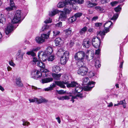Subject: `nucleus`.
<instances>
[{
  "mask_svg": "<svg viewBox=\"0 0 128 128\" xmlns=\"http://www.w3.org/2000/svg\"><path fill=\"white\" fill-rule=\"evenodd\" d=\"M118 2L116 1H114L110 3V4L112 6H114L118 4Z\"/></svg>",
  "mask_w": 128,
  "mask_h": 128,
  "instance_id": "nucleus-54",
  "label": "nucleus"
},
{
  "mask_svg": "<svg viewBox=\"0 0 128 128\" xmlns=\"http://www.w3.org/2000/svg\"><path fill=\"white\" fill-rule=\"evenodd\" d=\"M72 96H73L71 94H70L69 96H64V100H68L70 98V97H72Z\"/></svg>",
  "mask_w": 128,
  "mask_h": 128,
  "instance_id": "nucleus-49",
  "label": "nucleus"
},
{
  "mask_svg": "<svg viewBox=\"0 0 128 128\" xmlns=\"http://www.w3.org/2000/svg\"><path fill=\"white\" fill-rule=\"evenodd\" d=\"M77 97L82 98L83 97V96H82V95L81 94H78L76 96H72V98H71V101L72 102V103H74V99H77Z\"/></svg>",
  "mask_w": 128,
  "mask_h": 128,
  "instance_id": "nucleus-32",
  "label": "nucleus"
},
{
  "mask_svg": "<svg viewBox=\"0 0 128 128\" xmlns=\"http://www.w3.org/2000/svg\"><path fill=\"white\" fill-rule=\"evenodd\" d=\"M83 60H77L78 62H77V64L78 68H80L81 67L85 66L84 64L82 61Z\"/></svg>",
  "mask_w": 128,
  "mask_h": 128,
  "instance_id": "nucleus-26",
  "label": "nucleus"
},
{
  "mask_svg": "<svg viewBox=\"0 0 128 128\" xmlns=\"http://www.w3.org/2000/svg\"><path fill=\"white\" fill-rule=\"evenodd\" d=\"M64 50V49L63 48H60L58 51V52L57 53L58 54H61L62 53L63 54Z\"/></svg>",
  "mask_w": 128,
  "mask_h": 128,
  "instance_id": "nucleus-46",
  "label": "nucleus"
},
{
  "mask_svg": "<svg viewBox=\"0 0 128 128\" xmlns=\"http://www.w3.org/2000/svg\"><path fill=\"white\" fill-rule=\"evenodd\" d=\"M82 14V13L80 12L74 14V16L76 18H77L78 17H80Z\"/></svg>",
  "mask_w": 128,
  "mask_h": 128,
  "instance_id": "nucleus-48",
  "label": "nucleus"
},
{
  "mask_svg": "<svg viewBox=\"0 0 128 128\" xmlns=\"http://www.w3.org/2000/svg\"><path fill=\"white\" fill-rule=\"evenodd\" d=\"M48 55L46 54L44 52H41L38 53V57L39 59H42V60H40V61L44 62L47 60V56Z\"/></svg>",
  "mask_w": 128,
  "mask_h": 128,
  "instance_id": "nucleus-10",
  "label": "nucleus"
},
{
  "mask_svg": "<svg viewBox=\"0 0 128 128\" xmlns=\"http://www.w3.org/2000/svg\"><path fill=\"white\" fill-rule=\"evenodd\" d=\"M90 50H88L86 52V56H85V57H86V58L87 59H88V53L89 52Z\"/></svg>",
  "mask_w": 128,
  "mask_h": 128,
  "instance_id": "nucleus-58",
  "label": "nucleus"
},
{
  "mask_svg": "<svg viewBox=\"0 0 128 128\" xmlns=\"http://www.w3.org/2000/svg\"><path fill=\"white\" fill-rule=\"evenodd\" d=\"M61 41V39L60 38H56L55 40V43L56 46H58L60 44Z\"/></svg>",
  "mask_w": 128,
  "mask_h": 128,
  "instance_id": "nucleus-38",
  "label": "nucleus"
},
{
  "mask_svg": "<svg viewBox=\"0 0 128 128\" xmlns=\"http://www.w3.org/2000/svg\"><path fill=\"white\" fill-rule=\"evenodd\" d=\"M112 23L110 21L106 22L104 24V30L102 32L101 31L98 33L97 36H100L102 39H103L105 35V33L109 32V28L111 27Z\"/></svg>",
  "mask_w": 128,
  "mask_h": 128,
  "instance_id": "nucleus-2",
  "label": "nucleus"
},
{
  "mask_svg": "<svg viewBox=\"0 0 128 128\" xmlns=\"http://www.w3.org/2000/svg\"><path fill=\"white\" fill-rule=\"evenodd\" d=\"M62 75L61 74H56L54 73L53 74H52V77L54 79L58 80L60 79V78Z\"/></svg>",
  "mask_w": 128,
  "mask_h": 128,
  "instance_id": "nucleus-24",
  "label": "nucleus"
},
{
  "mask_svg": "<svg viewBox=\"0 0 128 128\" xmlns=\"http://www.w3.org/2000/svg\"><path fill=\"white\" fill-rule=\"evenodd\" d=\"M16 85L18 86L22 87L23 86V84L20 78H18L16 79Z\"/></svg>",
  "mask_w": 128,
  "mask_h": 128,
  "instance_id": "nucleus-27",
  "label": "nucleus"
},
{
  "mask_svg": "<svg viewBox=\"0 0 128 128\" xmlns=\"http://www.w3.org/2000/svg\"><path fill=\"white\" fill-rule=\"evenodd\" d=\"M88 77H86L83 79V83L84 84H88L87 86L85 88L84 90L85 91H89L94 86L95 82L92 81L88 82Z\"/></svg>",
  "mask_w": 128,
  "mask_h": 128,
  "instance_id": "nucleus-3",
  "label": "nucleus"
},
{
  "mask_svg": "<svg viewBox=\"0 0 128 128\" xmlns=\"http://www.w3.org/2000/svg\"><path fill=\"white\" fill-rule=\"evenodd\" d=\"M76 20V18L74 16H72L69 18L68 19V20L69 22V23H71L74 21Z\"/></svg>",
  "mask_w": 128,
  "mask_h": 128,
  "instance_id": "nucleus-40",
  "label": "nucleus"
},
{
  "mask_svg": "<svg viewBox=\"0 0 128 128\" xmlns=\"http://www.w3.org/2000/svg\"><path fill=\"white\" fill-rule=\"evenodd\" d=\"M50 31V30L49 31L47 34H42L41 35V37L44 40V42L45 40L46 39H47L49 37Z\"/></svg>",
  "mask_w": 128,
  "mask_h": 128,
  "instance_id": "nucleus-19",
  "label": "nucleus"
},
{
  "mask_svg": "<svg viewBox=\"0 0 128 128\" xmlns=\"http://www.w3.org/2000/svg\"><path fill=\"white\" fill-rule=\"evenodd\" d=\"M96 74L95 72L93 71H90L88 74V76L90 78H91L95 76Z\"/></svg>",
  "mask_w": 128,
  "mask_h": 128,
  "instance_id": "nucleus-39",
  "label": "nucleus"
},
{
  "mask_svg": "<svg viewBox=\"0 0 128 128\" xmlns=\"http://www.w3.org/2000/svg\"><path fill=\"white\" fill-rule=\"evenodd\" d=\"M121 10V8L120 6H118L114 8L115 11L116 12H118L120 11Z\"/></svg>",
  "mask_w": 128,
  "mask_h": 128,
  "instance_id": "nucleus-50",
  "label": "nucleus"
},
{
  "mask_svg": "<svg viewBox=\"0 0 128 128\" xmlns=\"http://www.w3.org/2000/svg\"><path fill=\"white\" fill-rule=\"evenodd\" d=\"M30 124V122L24 120L23 121L22 125L23 126H28Z\"/></svg>",
  "mask_w": 128,
  "mask_h": 128,
  "instance_id": "nucleus-51",
  "label": "nucleus"
},
{
  "mask_svg": "<svg viewBox=\"0 0 128 128\" xmlns=\"http://www.w3.org/2000/svg\"><path fill=\"white\" fill-rule=\"evenodd\" d=\"M24 54V53H23L20 55V58L21 60H22L23 58V56Z\"/></svg>",
  "mask_w": 128,
  "mask_h": 128,
  "instance_id": "nucleus-62",
  "label": "nucleus"
},
{
  "mask_svg": "<svg viewBox=\"0 0 128 128\" xmlns=\"http://www.w3.org/2000/svg\"><path fill=\"white\" fill-rule=\"evenodd\" d=\"M39 49L40 48L39 47H37L35 48H33L30 51L27 52L26 54L28 55H31L33 56H34L36 55V54L34 52H36L38 51Z\"/></svg>",
  "mask_w": 128,
  "mask_h": 128,
  "instance_id": "nucleus-13",
  "label": "nucleus"
},
{
  "mask_svg": "<svg viewBox=\"0 0 128 128\" xmlns=\"http://www.w3.org/2000/svg\"><path fill=\"white\" fill-rule=\"evenodd\" d=\"M88 71V68L86 66L81 67L79 68L77 73L79 74L84 76L87 74Z\"/></svg>",
  "mask_w": 128,
  "mask_h": 128,
  "instance_id": "nucleus-7",
  "label": "nucleus"
},
{
  "mask_svg": "<svg viewBox=\"0 0 128 128\" xmlns=\"http://www.w3.org/2000/svg\"><path fill=\"white\" fill-rule=\"evenodd\" d=\"M85 56L86 53L84 51H80L75 54L74 58L76 60H83Z\"/></svg>",
  "mask_w": 128,
  "mask_h": 128,
  "instance_id": "nucleus-4",
  "label": "nucleus"
},
{
  "mask_svg": "<svg viewBox=\"0 0 128 128\" xmlns=\"http://www.w3.org/2000/svg\"><path fill=\"white\" fill-rule=\"evenodd\" d=\"M87 6L89 8H92L97 5V4L92 3L90 1H88L86 2Z\"/></svg>",
  "mask_w": 128,
  "mask_h": 128,
  "instance_id": "nucleus-25",
  "label": "nucleus"
},
{
  "mask_svg": "<svg viewBox=\"0 0 128 128\" xmlns=\"http://www.w3.org/2000/svg\"><path fill=\"white\" fill-rule=\"evenodd\" d=\"M66 2L68 3V5L71 6L73 4H75L77 3V1L76 0H68L66 1Z\"/></svg>",
  "mask_w": 128,
  "mask_h": 128,
  "instance_id": "nucleus-29",
  "label": "nucleus"
},
{
  "mask_svg": "<svg viewBox=\"0 0 128 128\" xmlns=\"http://www.w3.org/2000/svg\"><path fill=\"white\" fill-rule=\"evenodd\" d=\"M68 4L66 2V0H63L62 2H60L58 4L57 6L58 8H62Z\"/></svg>",
  "mask_w": 128,
  "mask_h": 128,
  "instance_id": "nucleus-16",
  "label": "nucleus"
},
{
  "mask_svg": "<svg viewBox=\"0 0 128 128\" xmlns=\"http://www.w3.org/2000/svg\"><path fill=\"white\" fill-rule=\"evenodd\" d=\"M52 80L53 78H46L42 80V82L43 84L50 82Z\"/></svg>",
  "mask_w": 128,
  "mask_h": 128,
  "instance_id": "nucleus-21",
  "label": "nucleus"
},
{
  "mask_svg": "<svg viewBox=\"0 0 128 128\" xmlns=\"http://www.w3.org/2000/svg\"><path fill=\"white\" fill-rule=\"evenodd\" d=\"M68 60L66 59H63L62 58H61L60 62L61 64H66L67 60Z\"/></svg>",
  "mask_w": 128,
  "mask_h": 128,
  "instance_id": "nucleus-47",
  "label": "nucleus"
},
{
  "mask_svg": "<svg viewBox=\"0 0 128 128\" xmlns=\"http://www.w3.org/2000/svg\"><path fill=\"white\" fill-rule=\"evenodd\" d=\"M102 23L98 22L95 24V26L97 27H99L102 25Z\"/></svg>",
  "mask_w": 128,
  "mask_h": 128,
  "instance_id": "nucleus-56",
  "label": "nucleus"
},
{
  "mask_svg": "<svg viewBox=\"0 0 128 128\" xmlns=\"http://www.w3.org/2000/svg\"><path fill=\"white\" fill-rule=\"evenodd\" d=\"M52 22L51 19L50 18H49V20H46L44 21V22L46 24H47L49 23H51Z\"/></svg>",
  "mask_w": 128,
  "mask_h": 128,
  "instance_id": "nucleus-55",
  "label": "nucleus"
},
{
  "mask_svg": "<svg viewBox=\"0 0 128 128\" xmlns=\"http://www.w3.org/2000/svg\"><path fill=\"white\" fill-rule=\"evenodd\" d=\"M62 26V22H60L55 25V26L57 27H61Z\"/></svg>",
  "mask_w": 128,
  "mask_h": 128,
  "instance_id": "nucleus-52",
  "label": "nucleus"
},
{
  "mask_svg": "<svg viewBox=\"0 0 128 128\" xmlns=\"http://www.w3.org/2000/svg\"><path fill=\"white\" fill-rule=\"evenodd\" d=\"M20 21V18L14 16L13 19L12 20V23L13 24H16L19 22Z\"/></svg>",
  "mask_w": 128,
  "mask_h": 128,
  "instance_id": "nucleus-18",
  "label": "nucleus"
},
{
  "mask_svg": "<svg viewBox=\"0 0 128 128\" xmlns=\"http://www.w3.org/2000/svg\"><path fill=\"white\" fill-rule=\"evenodd\" d=\"M83 0H77V2L78 4H82L84 2Z\"/></svg>",
  "mask_w": 128,
  "mask_h": 128,
  "instance_id": "nucleus-61",
  "label": "nucleus"
},
{
  "mask_svg": "<svg viewBox=\"0 0 128 128\" xmlns=\"http://www.w3.org/2000/svg\"><path fill=\"white\" fill-rule=\"evenodd\" d=\"M64 13L66 14H69L72 11L71 6L66 5L64 8Z\"/></svg>",
  "mask_w": 128,
  "mask_h": 128,
  "instance_id": "nucleus-12",
  "label": "nucleus"
},
{
  "mask_svg": "<svg viewBox=\"0 0 128 128\" xmlns=\"http://www.w3.org/2000/svg\"><path fill=\"white\" fill-rule=\"evenodd\" d=\"M66 14L64 13V11H62L60 14L59 19L61 21H65L67 18Z\"/></svg>",
  "mask_w": 128,
  "mask_h": 128,
  "instance_id": "nucleus-14",
  "label": "nucleus"
},
{
  "mask_svg": "<svg viewBox=\"0 0 128 128\" xmlns=\"http://www.w3.org/2000/svg\"><path fill=\"white\" fill-rule=\"evenodd\" d=\"M58 93L59 94H63L65 93L64 90H56Z\"/></svg>",
  "mask_w": 128,
  "mask_h": 128,
  "instance_id": "nucleus-53",
  "label": "nucleus"
},
{
  "mask_svg": "<svg viewBox=\"0 0 128 128\" xmlns=\"http://www.w3.org/2000/svg\"><path fill=\"white\" fill-rule=\"evenodd\" d=\"M29 100L30 101V102H36L38 104L46 103L48 101L47 99L42 97H41L40 98H35L32 99H29Z\"/></svg>",
  "mask_w": 128,
  "mask_h": 128,
  "instance_id": "nucleus-5",
  "label": "nucleus"
},
{
  "mask_svg": "<svg viewBox=\"0 0 128 128\" xmlns=\"http://www.w3.org/2000/svg\"><path fill=\"white\" fill-rule=\"evenodd\" d=\"M17 26L15 27L12 23L8 24L7 26L5 29V32L6 34L8 35L12 32L14 29H15Z\"/></svg>",
  "mask_w": 128,
  "mask_h": 128,
  "instance_id": "nucleus-9",
  "label": "nucleus"
},
{
  "mask_svg": "<svg viewBox=\"0 0 128 128\" xmlns=\"http://www.w3.org/2000/svg\"><path fill=\"white\" fill-rule=\"evenodd\" d=\"M118 102L119 105H122L124 108H126V103L125 100H123L120 101H118Z\"/></svg>",
  "mask_w": 128,
  "mask_h": 128,
  "instance_id": "nucleus-36",
  "label": "nucleus"
},
{
  "mask_svg": "<svg viewBox=\"0 0 128 128\" xmlns=\"http://www.w3.org/2000/svg\"><path fill=\"white\" fill-rule=\"evenodd\" d=\"M64 32L66 33V35L67 36H68L70 35L72 32V30L70 28H68L65 30Z\"/></svg>",
  "mask_w": 128,
  "mask_h": 128,
  "instance_id": "nucleus-37",
  "label": "nucleus"
},
{
  "mask_svg": "<svg viewBox=\"0 0 128 128\" xmlns=\"http://www.w3.org/2000/svg\"><path fill=\"white\" fill-rule=\"evenodd\" d=\"M53 33L54 36H56L59 35L60 34V32L58 30H54L53 31Z\"/></svg>",
  "mask_w": 128,
  "mask_h": 128,
  "instance_id": "nucleus-41",
  "label": "nucleus"
},
{
  "mask_svg": "<svg viewBox=\"0 0 128 128\" xmlns=\"http://www.w3.org/2000/svg\"><path fill=\"white\" fill-rule=\"evenodd\" d=\"M56 86V85L54 84H51L50 86L51 90L53 89V88L55 87Z\"/></svg>",
  "mask_w": 128,
  "mask_h": 128,
  "instance_id": "nucleus-59",
  "label": "nucleus"
},
{
  "mask_svg": "<svg viewBox=\"0 0 128 128\" xmlns=\"http://www.w3.org/2000/svg\"><path fill=\"white\" fill-rule=\"evenodd\" d=\"M10 7H8L6 8V9L7 11H10L12 10L14 8L15 4L13 0H10Z\"/></svg>",
  "mask_w": 128,
  "mask_h": 128,
  "instance_id": "nucleus-15",
  "label": "nucleus"
},
{
  "mask_svg": "<svg viewBox=\"0 0 128 128\" xmlns=\"http://www.w3.org/2000/svg\"><path fill=\"white\" fill-rule=\"evenodd\" d=\"M98 18V17L97 16H94V17L92 19V21H95Z\"/></svg>",
  "mask_w": 128,
  "mask_h": 128,
  "instance_id": "nucleus-64",
  "label": "nucleus"
},
{
  "mask_svg": "<svg viewBox=\"0 0 128 128\" xmlns=\"http://www.w3.org/2000/svg\"><path fill=\"white\" fill-rule=\"evenodd\" d=\"M55 84L59 86L61 88H64L65 87L64 84H66L68 88L73 87L75 86L74 88L75 92L76 93H80L82 90V88L80 86L78 85V84L76 82L72 81L70 83H68L66 81L61 82L59 81H55Z\"/></svg>",
  "mask_w": 128,
  "mask_h": 128,
  "instance_id": "nucleus-1",
  "label": "nucleus"
},
{
  "mask_svg": "<svg viewBox=\"0 0 128 128\" xmlns=\"http://www.w3.org/2000/svg\"><path fill=\"white\" fill-rule=\"evenodd\" d=\"M9 64L10 65L13 66H15L14 64L12 62L10 61L9 62Z\"/></svg>",
  "mask_w": 128,
  "mask_h": 128,
  "instance_id": "nucleus-60",
  "label": "nucleus"
},
{
  "mask_svg": "<svg viewBox=\"0 0 128 128\" xmlns=\"http://www.w3.org/2000/svg\"><path fill=\"white\" fill-rule=\"evenodd\" d=\"M109 1V0H102L101 2L102 3L108 2Z\"/></svg>",
  "mask_w": 128,
  "mask_h": 128,
  "instance_id": "nucleus-63",
  "label": "nucleus"
},
{
  "mask_svg": "<svg viewBox=\"0 0 128 128\" xmlns=\"http://www.w3.org/2000/svg\"><path fill=\"white\" fill-rule=\"evenodd\" d=\"M21 13L20 10H17L16 12L15 15L14 16L21 18L22 15Z\"/></svg>",
  "mask_w": 128,
  "mask_h": 128,
  "instance_id": "nucleus-35",
  "label": "nucleus"
},
{
  "mask_svg": "<svg viewBox=\"0 0 128 128\" xmlns=\"http://www.w3.org/2000/svg\"><path fill=\"white\" fill-rule=\"evenodd\" d=\"M41 73L40 71L36 70L32 71L31 74V77L34 79H37L41 77Z\"/></svg>",
  "mask_w": 128,
  "mask_h": 128,
  "instance_id": "nucleus-8",
  "label": "nucleus"
},
{
  "mask_svg": "<svg viewBox=\"0 0 128 128\" xmlns=\"http://www.w3.org/2000/svg\"><path fill=\"white\" fill-rule=\"evenodd\" d=\"M98 37H94L92 40V44L93 46L96 48H98L100 45V38L98 36Z\"/></svg>",
  "mask_w": 128,
  "mask_h": 128,
  "instance_id": "nucleus-6",
  "label": "nucleus"
},
{
  "mask_svg": "<svg viewBox=\"0 0 128 128\" xmlns=\"http://www.w3.org/2000/svg\"><path fill=\"white\" fill-rule=\"evenodd\" d=\"M69 57V52L68 51H66L63 53V55L61 58H62L63 59L68 60Z\"/></svg>",
  "mask_w": 128,
  "mask_h": 128,
  "instance_id": "nucleus-20",
  "label": "nucleus"
},
{
  "mask_svg": "<svg viewBox=\"0 0 128 128\" xmlns=\"http://www.w3.org/2000/svg\"><path fill=\"white\" fill-rule=\"evenodd\" d=\"M55 58L54 55H52L49 56L47 60L50 61H52Z\"/></svg>",
  "mask_w": 128,
  "mask_h": 128,
  "instance_id": "nucleus-42",
  "label": "nucleus"
},
{
  "mask_svg": "<svg viewBox=\"0 0 128 128\" xmlns=\"http://www.w3.org/2000/svg\"><path fill=\"white\" fill-rule=\"evenodd\" d=\"M59 12V11L58 10L56 9H55L53 10V11L50 12L49 16H52L57 14Z\"/></svg>",
  "mask_w": 128,
  "mask_h": 128,
  "instance_id": "nucleus-30",
  "label": "nucleus"
},
{
  "mask_svg": "<svg viewBox=\"0 0 128 128\" xmlns=\"http://www.w3.org/2000/svg\"><path fill=\"white\" fill-rule=\"evenodd\" d=\"M36 42L38 44H41L42 43L44 42V40L42 38L41 36H37L36 38Z\"/></svg>",
  "mask_w": 128,
  "mask_h": 128,
  "instance_id": "nucleus-28",
  "label": "nucleus"
},
{
  "mask_svg": "<svg viewBox=\"0 0 128 128\" xmlns=\"http://www.w3.org/2000/svg\"><path fill=\"white\" fill-rule=\"evenodd\" d=\"M53 49L52 47L49 46L46 49L44 52L47 55H49L51 54L52 52Z\"/></svg>",
  "mask_w": 128,
  "mask_h": 128,
  "instance_id": "nucleus-17",
  "label": "nucleus"
},
{
  "mask_svg": "<svg viewBox=\"0 0 128 128\" xmlns=\"http://www.w3.org/2000/svg\"><path fill=\"white\" fill-rule=\"evenodd\" d=\"M87 29V27L84 26L80 30L79 33L80 35H83L86 32Z\"/></svg>",
  "mask_w": 128,
  "mask_h": 128,
  "instance_id": "nucleus-31",
  "label": "nucleus"
},
{
  "mask_svg": "<svg viewBox=\"0 0 128 128\" xmlns=\"http://www.w3.org/2000/svg\"><path fill=\"white\" fill-rule=\"evenodd\" d=\"M6 20V19L4 15L2 14H0V23H2L3 22H5Z\"/></svg>",
  "mask_w": 128,
  "mask_h": 128,
  "instance_id": "nucleus-33",
  "label": "nucleus"
},
{
  "mask_svg": "<svg viewBox=\"0 0 128 128\" xmlns=\"http://www.w3.org/2000/svg\"><path fill=\"white\" fill-rule=\"evenodd\" d=\"M91 40L88 39H84L82 43L83 46L86 48H88L90 46Z\"/></svg>",
  "mask_w": 128,
  "mask_h": 128,
  "instance_id": "nucleus-11",
  "label": "nucleus"
},
{
  "mask_svg": "<svg viewBox=\"0 0 128 128\" xmlns=\"http://www.w3.org/2000/svg\"><path fill=\"white\" fill-rule=\"evenodd\" d=\"M95 8L98 10L100 11H102L104 10L102 7L100 6H96L95 7Z\"/></svg>",
  "mask_w": 128,
  "mask_h": 128,
  "instance_id": "nucleus-45",
  "label": "nucleus"
},
{
  "mask_svg": "<svg viewBox=\"0 0 128 128\" xmlns=\"http://www.w3.org/2000/svg\"><path fill=\"white\" fill-rule=\"evenodd\" d=\"M49 26L47 24L43 26L42 28V31H45L48 29Z\"/></svg>",
  "mask_w": 128,
  "mask_h": 128,
  "instance_id": "nucleus-44",
  "label": "nucleus"
},
{
  "mask_svg": "<svg viewBox=\"0 0 128 128\" xmlns=\"http://www.w3.org/2000/svg\"><path fill=\"white\" fill-rule=\"evenodd\" d=\"M60 69L58 66H54L52 67V71L53 72L58 73L60 70Z\"/></svg>",
  "mask_w": 128,
  "mask_h": 128,
  "instance_id": "nucleus-22",
  "label": "nucleus"
},
{
  "mask_svg": "<svg viewBox=\"0 0 128 128\" xmlns=\"http://www.w3.org/2000/svg\"><path fill=\"white\" fill-rule=\"evenodd\" d=\"M37 64L38 66H39L40 67L43 69H44L45 68V64L42 62H40L39 61L38 62Z\"/></svg>",
  "mask_w": 128,
  "mask_h": 128,
  "instance_id": "nucleus-34",
  "label": "nucleus"
},
{
  "mask_svg": "<svg viewBox=\"0 0 128 128\" xmlns=\"http://www.w3.org/2000/svg\"><path fill=\"white\" fill-rule=\"evenodd\" d=\"M118 14L116 13L115 14H114L111 20H116L118 18Z\"/></svg>",
  "mask_w": 128,
  "mask_h": 128,
  "instance_id": "nucleus-43",
  "label": "nucleus"
},
{
  "mask_svg": "<svg viewBox=\"0 0 128 128\" xmlns=\"http://www.w3.org/2000/svg\"><path fill=\"white\" fill-rule=\"evenodd\" d=\"M100 50L99 49H98L97 50H96L95 52V54H98L100 53Z\"/></svg>",
  "mask_w": 128,
  "mask_h": 128,
  "instance_id": "nucleus-57",
  "label": "nucleus"
},
{
  "mask_svg": "<svg viewBox=\"0 0 128 128\" xmlns=\"http://www.w3.org/2000/svg\"><path fill=\"white\" fill-rule=\"evenodd\" d=\"M94 61L95 62V66L96 68H98L101 66L100 62L98 59L96 60L95 58H94Z\"/></svg>",
  "mask_w": 128,
  "mask_h": 128,
  "instance_id": "nucleus-23",
  "label": "nucleus"
}]
</instances>
